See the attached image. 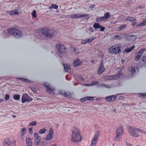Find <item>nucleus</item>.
<instances>
[{"instance_id": "1", "label": "nucleus", "mask_w": 146, "mask_h": 146, "mask_svg": "<svg viewBox=\"0 0 146 146\" xmlns=\"http://www.w3.org/2000/svg\"><path fill=\"white\" fill-rule=\"evenodd\" d=\"M82 139L79 130L74 128L72 131V141L75 143H78Z\"/></svg>"}, {"instance_id": "2", "label": "nucleus", "mask_w": 146, "mask_h": 146, "mask_svg": "<svg viewBox=\"0 0 146 146\" xmlns=\"http://www.w3.org/2000/svg\"><path fill=\"white\" fill-rule=\"evenodd\" d=\"M36 32L42 34L45 36L51 37L53 36L56 33V32L54 30L52 31V33H49L50 30L48 28H39L35 31Z\"/></svg>"}, {"instance_id": "3", "label": "nucleus", "mask_w": 146, "mask_h": 146, "mask_svg": "<svg viewBox=\"0 0 146 146\" xmlns=\"http://www.w3.org/2000/svg\"><path fill=\"white\" fill-rule=\"evenodd\" d=\"M127 130L129 134L133 137H138L140 136L137 131V128L131 126L127 127Z\"/></svg>"}, {"instance_id": "4", "label": "nucleus", "mask_w": 146, "mask_h": 146, "mask_svg": "<svg viewBox=\"0 0 146 146\" xmlns=\"http://www.w3.org/2000/svg\"><path fill=\"white\" fill-rule=\"evenodd\" d=\"M8 32L15 37L18 38L21 37L22 34L20 30L17 28L15 27L11 28L8 29Z\"/></svg>"}, {"instance_id": "5", "label": "nucleus", "mask_w": 146, "mask_h": 146, "mask_svg": "<svg viewBox=\"0 0 146 146\" xmlns=\"http://www.w3.org/2000/svg\"><path fill=\"white\" fill-rule=\"evenodd\" d=\"M121 45L120 44H118L110 47L108 50V52L111 54H120L121 53Z\"/></svg>"}, {"instance_id": "6", "label": "nucleus", "mask_w": 146, "mask_h": 146, "mask_svg": "<svg viewBox=\"0 0 146 146\" xmlns=\"http://www.w3.org/2000/svg\"><path fill=\"white\" fill-rule=\"evenodd\" d=\"M123 133V128L122 126H120L117 127L116 130V135L115 137V141H119Z\"/></svg>"}, {"instance_id": "7", "label": "nucleus", "mask_w": 146, "mask_h": 146, "mask_svg": "<svg viewBox=\"0 0 146 146\" xmlns=\"http://www.w3.org/2000/svg\"><path fill=\"white\" fill-rule=\"evenodd\" d=\"M100 134V132H97L95 134L94 136L92 139L90 146H96L98 142V139Z\"/></svg>"}, {"instance_id": "8", "label": "nucleus", "mask_w": 146, "mask_h": 146, "mask_svg": "<svg viewBox=\"0 0 146 146\" xmlns=\"http://www.w3.org/2000/svg\"><path fill=\"white\" fill-rule=\"evenodd\" d=\"M43 86L46 88L47 89V91L50 94H54V93L53 92V91H55V89L53 88L50 86L49 84L47 82H44L43 84Z\"/></svg>"}, {"instance_id": "9", "label": "nucleus", "mask_w": 146, "mask_h": 146, "mask_svg": "<svg viewBox=\"0 0 146 146\" xmlns=\"http://www.w3.org/2000/svg\"><path fill=\"white\" fill-rule=\"evenodd\" d=\"M33 100V98L29 96L27 94H23L22 97V102L24 103L26 102H29Z\"/></svg>"}, {"instance_id": "10", "label": "nucleus", "mask_w": 146, "mask_h": 146, "mask_svg": "<svg viewBox=\"0 0 146 146\" xmlns=\"http://www.w3.org/2000/svg\"><path fill=\"white\" fill-rule=\"evenodd\" d=\"M56 47L58 49L60 53L63 54L66 50V47L62 44H56Z\"/></svg>"}, {"instance_id": "11", "label": "nucleus", "mask_w": 146, "mask_h": 146, "mask_svg": "<svg viewBox=\"0 0 146 146\" xmlns=\"http://www.w3.org/2000/svg\"><path fill=\"white\" fill-rule=\"evenodd\" d=\"M35 145V146H38L40 142V137L38 134L36 133H34Z\"/></svg>"}, {"instance_id": "12", "label": "nucleus", "mask_w": 146, "mask_h": 146, "mask_svg": "<svg viewBox=\"0 0 146 146\" xmlns=\"http://www.w3.org/2000/svg\"><path fill=\"white\" fill-rule=\"evenodd\" d=\"M87 16L88 19L89 16L88 15H87L85 14L81 15L79 13L73 15H72L70 17L71 18L76 19L78 18H81L83 17H86Z\"/></svg>"}, {"instance_id": "13", "label": "nucleus", "mask_w": 146, "mask_h": 146, "mask_svg": "<svg viewBox=\"0 0 146 146\" xmlns=\"http://www.w3.org/2000/svg\"><path fill=\"white\" fill-rule=\"evenodd\" d=\"M145 49L143 48L139 51L136 54V56L135 58V61H137L140 58L142 55L144 51H145Z\"/></svg>"}, {"instance_id": "14", "label": "nucleus", "mask_w": 146, "mask_h": 146, "mask_svg": "<svg viewBox=\"0 0 146 146\" xmlns=\"http://www.w3.org/2000/svg\"><path fill=\"white\" fill-rule=\"evenodd\" d=\"M53 136V131L51 128L49 130L48 134L47 135L45 139L46 140L49 141L52 139Z\"/></svg>"}, {"instance_id": "15", "label": "nucleus", "mask_w": 146, "mask_h": 146, "mask_svg": "<svg viewBox=\"0 0 146 146\" xmlns=\"http://www.w3.org/2000/svg\"><path fill=\"white\" fill-rule=\"evenodd\" d=\"M138 71L139 69L137 67L134 66L132 67L131 70V75L132 76L134 77L135 75L134 74L137 72H138Z\"/></svg>"}, {"instance_id": "16", "label": "nucleus", "mask_w": 146, "mask_h": 146, "mask_svg": "<svg viewBox=\"0 0 146 146\" xmlns=\"http://www.w3.org/2000/svg\"><path fill=\"white\" fill-rule=\"evenodd\" d=\"M116 97L114 95L107 96L105 98L106 100L108 102H113L116 100Z\"/></svg>"}, {"instance_id": "17", "label": "nucleus", "mask_w": 146, "mask_h": 146, "mask_svg": "<svg viewBox=\"0 0 146 146\" xmlns=\"http://www.w3.org/2000/svg\"><path fill=\"white\" fill-rule=\"evenodd\" d=\"M11 142L9 138H6L3 141V146H10Z\"/></svg>"}, {"instance_id": "18", "label": "nucleus", "mask_w": 146, "mask_h": 146, "mask_svg": "<svg viewBox=\"0 0 146 146\" xmlns=\"http://www.w3.org/2000/svg\"><path fill=\"white\" fill-rule=\"evenodd\" d=\"M123 74L119 72L115 75L112 76V80H116L120 78V76H122Z\"/></svg>"}, {"instance_id": "19", "label": "nucleus", "mask_w": 146, "mask_h": 146, "mask_svg": "<svg viewBox=\"0 0 146 146\" xmlns=\"http://www.w3.org/2000/svg\"><path fill=\"white\" fill-rule=\"evenodd\" d=\"M26 143L27 146H33L32 141L31 138H27L26 139Z\"/></svg>"}, {"instance_id": "20", "label": "nucleus", "mask_w": 146, "mask_h": 146, "mask_svg": "<svg viewBox=\"0 0 146 146\" xmlns=\"http://www.w3.org/2000/svg\"><path fill=\"white\" fill-rule=\"evenodd\" d=\"M26 129L25 128H23L21 130V137L23 139V136L26 133Z\"/></svg>"}, {"instance_id": "21", "label": "nucleus", "mask_w": 146, "mask_h": 146, "mask_svg": "<svg viewBox=\"0 0 146 146\" xmlns=\"http://www.w3.org/2000/svg\"><path fill=\"white\" fill-rule=\"evenodd\" d=\"M81 63L79 59L78 58H76L74 61V64L76 66L80 65Z\"/></svg>"}, {"instance_id": "22", "label": "nucleus", "mask_w": 146, "mask_h": 146, "mask_svg": "<svg viewBox=\"0 0 146 146\" xmlns=\"http://www.w3.org/2000/svg\"><path fill=\"white\" fill-rule=\"evenodd\" d=\"M20 12H18V11L17 10H15L13 11H11L9 12L10 15L12 16L14 15H17L19 14Z\"/></svg>"}, {"instance_id": "23", "label": "nucleus", "mask_w": 146, "mask_h": 146, "mask_svg": "<svg viewBox=\"0 0 146 146\" xmlns=\"http://www.w3.org/2000/svg\"><path fill=\"white\" fill-rule=\"evenodd\" d=\"M105 68L102 66H100L98 71V74H100L104 71Z\"/></svg>"}, {"instance_id": "24", "label": "nucleus", "mask_w": 146, "mask_h": 146, "mask_svg": "<svg viewBox=\"0 0 146 146\" xmlns=\"http://www.w3.org/2000/svg\"><path fill=\"white\" fill-rule=\"evenodd\" d=\"M135 47V46L134 45H133L132 46L129 48L125 49V51L126 52L129 53L133 50Z\"/></svg>"}, {"instance_id": "25", "label": "nucleus", "mask_w": 146, "mask_h": 146, "mask_svg": "<svg viewBox=\"0 0 146 146\" xmlns=\"http://www.w3.org/2000/svg\"><path fill=\"white\" fill-rule=\"evenodd\" d=\"M104 20H105L104 16L96 18V21L97 22H99Z\"/></svg>"}, {"instance_id": "26", "label": "nucleus", "mask_w": 146, "mask_h": 146, "mask_svg": "<svg viewBox=\"0 0 146 146\" xmlns=\"http://www.w3.org/2000/svg\"><path fill=\"white\" fill-rule=\"evenodd\" d=\"M64 69L66 71H67L68 70L70 69V65L68 64H63Z\"/></svg>"}, {"instance_id": "27", "label": "nucleus", "mask_w": 146, "mask_h": 146, "mask_svg": "<svg viewBox=\"0 0 146 146\" xmlns=\"http://www.w3.org/2000/svg\"><path fill=\"white\" fill-rule=\"evenodd\" d=\"M104 16L105 20L108 19L111 17L110 13L109 12H107L105 13Z\"/></svg>"}, {"instance_id": "28", "label": "nucleus", "mask_w": 146, "mask_h": 146, "mask_svg": "<svg viewBox=\"0 0 146 146\" xmlns=\"http://www.w3.org/2000/svg\"><path fill=\"white\" fill-rule=\"evenodd\" d=\"M64 95L65 97L68 98H70L72 97L71 93L68 92H65Z\"/></svg>"}, {"instance_id": "29", "label": "nucleus", "mask_w": 146, "mask_h": 146, "mask_svg": "<svg viewBox=\"0 0 146 146\" xmlns=\"http://www.w3.org/2000/svg\"><path fill=\"white\" fill-rule=\"evenodd\" d=\"M20 96L19 95L15 94L13 96V98L15 100H19Z\"/></svg>"}, {"instance_id": "30", "label": "nucleus", "mask_w": 146, "mask_h": 146, "mask_svg": "<svg viewBox=\"0 0 146 146\" xmlns=\"http://www.w3.org/2000/svg\"><path fill=\"white\" fill-rule=\"evenodd\" d=\"M99 84L98 82L96 81H92L91 83V84H86V85H88L89 86H94L95 85H98Z\"/></svg>"}, {"instance_id": "31", "label": "nucleus", "mask_w": 146, "mask_h": 146, "mask_svg": "<svg viewBox=\"0 0 146 146\" xmlns=\"http://www.w3.org/2000/svg\"><path fill=\"white\" fill-rule=\"evenodd\" d=\"M126 27V25H123L119 27H117V31H119L122 29H123Z\"/></svg>"}, {"instance_id": "32", "label": "nucleus", "mask_w": 146, "mask_h": 146, "mask_svg": "<svg viewBox=\"0 0 146 146\" xmlns=\"http://www.w3.org/2000/svg\"><path fill=\"white\" fill-rule=\"evenodd\" d=\"M100 26V25L99 23H94L93 25V27L95 28L96 29H97L99 28Z\"/></svg>"}, {"instance_id": "33", "label": "nucleus", "mask_w": 146, "mask_h": 146, "mask_svg": "<svg viewBox=\"0 0 146 146\" xmlns=\"http://www.w3.org/2000/svg\"><path fill=\"white\" fill-rule=\"evenodd\" d=\"M132 23V25L134 26L136 23V20L134 17H132V19L131 21Z\"/></svg>"}, {"instance_id": "34", "label": "nucleus", "mask_w": 146, "mask_h": 146, "mask_svg": "<svg viewBox=\"0 0 146 146\" xmlns=\"http://www.w3.org/2000/svg\"><path fill=\"white\" fill-rule=\"evenodd\" d=\"M112 76H107L104 77V79L106 80H112Z\"/></svg>"}, {"instance_id": "35", "label": "nucleus", "mask_w": 146, "mask_h": 146, "mask_svg": "<svg viewBox=\"0 0 146 146\" xmlns=\"http://www.w3.org/2000/svg\"><path fill=\"white\" fill-rule=\"evenodd\" d=\"M95 39L94 37H91L90 38H88L86 39L87 43H89L92 41L93 40Z\"/></svg>"}, {"instance_id": "36", "label": "nucleus", "mask_w": 146, "mask_h": 146, "mask_svg": "<svg viewBox=\"0 0 146 146\" xmlns=\"http://www.w3.org/2000/svg\"><path fill=\"white\" fill-rule=\"evenodd\" d=\"M37 124V122L35 121H33L30 122L29 123V125L31 126L35 125Z\"/></svg>"}, {"instance_id": "37", "label": "nucleus", "mask_w": 146, "mask_h": 146, "mask_svg": "<svg viewBox=\"0 0 146 146\" xmlns=\"http://www.w3.org/2000/svg\"><path fill=\"white\" fill-rule=\"evenodd\" d=\"M137 131L142 134H145L146 133L145 131L143 130L137 128Z\"/></svg>"}, {"instance_id": "38", "label": "nucleus", "mask_w": 146, "mask_h": 146, "mask_svg": "<svg viewBox=\"0 0 146 146\" xmlns=\"http://www.w3.org/2000/svg\"><path fill=\"white\" fill-rule=\"evenodd\" d=\"M99 86L101 87H104L106 88H110V87L108 86L107 85L105 84H100V85Z\"/></svg>"}, {"instance_id": "39", "label": "nucleus", "mask_w": 146, "mask_h": 146, "mask_svg": "<svg viewBox=\"0 0 146 146\" xmlns=\"http://www.w3.org/2000/svg\"><path fill=\"white\" fill-rule=\"evenodd\" d=\"M46 130V129H42L39 131V134H43L45 132Z\"/></svg>"}, {"instance_id": "40", "label": "nucleus", "mask_w": 146, "mask_h": 146, "mask_svg": "<svg viewBox=\"0 0 146 146\" xmlns=\"http://www.w3.org/2000/svg\"><path fill=\"white\" fill-rule=\"evenodd\" d=\"M10 98V96L9 94H6L5 96V101L8 100Z\"/></svg>"}, {"instance_id": "41", "label": "nucleus", "mask_w": 146, "mask_h": 146, "mask_svg": "<svg viewBox=\"0 0 146 146\" xmlns=\"http://www.w3.org/2000/svg\"><path fill=\"white\" fill-rule=\"evenodd\" d=\"M32 16L34 18H36V11L35 10H34L33 11L32 13Z\"/></svg>"}, {"instance_id": "42", "label": "nucleus", "mask_w": 146, "mask_h": 146, "mask_svg": "<svg viewBox=\"0 0 146 146\" xmlns=\"http://www.w3.org/2000/svg\"><path fill=\"white\" fill-rule=\"evenodd\" d=\"M141 60L143 62H146V56H143L141 58Z\"/></svg>"}, {"instance_id": "43", "label": "nucleus", "mask_w": 146, "mask_h": 146, "mask_svg": "<svg viewBox=\"0 0 146 146\" xmlns=\"http://www.w3.org/2000/svg\"><path fill=\"white\" fill-rule=\"evenodd\" d=\"M51 6L52 8L54 9H57L58 8V6L56 4H52Z\"/></svg>"}, {"instance_id": "44", "label": "nucleus", "mask_w": 146, "mask_h": 146, "mask_svg": "<svg viewBox=\"0 0 146 146\" xmlns=\"http://www.w3.org/2000/svg\"><path fill=\"white\" fill-rule=\"evenodd\" d=\"M29 132L31 134H32L33 133V127H31L29 129Z\"/></svg>"}, {"instance_id": "45", "label": "nucleus", "mask_w": 146, "mask_h": 146, "mask_svg": "<svg viewBox=\"0 0 146 146\" xmlns=\"http://www.w3.org/2000/svg\"><path fill=\"white\" fill-rule=\"evenodd\" d=\"M128 38H129L130 39H131V38L132 37H133L134 38H136V36L134 35H128Z\"/></svg>"}, {"instance_id": "46", "label": "nucleus", "mask_w": 146, "mask_h": 146, "mask_svg": "<svg viewBox=\"0 0 146 146\" xmlns=\"http://www.w3.org/2000/svg\"><path fill=\"white\" fill-rule=\"evenodd\" d=\"M115 38H117L118 40H120L122 38L118 35H116L114 36Z\"/></svg>"}, {"instance_id": "47", "label": "nucleus", "mask_w": 146, "mask_h": 146, "mask_svg": "<svg viewBox=\"0 0 146 146\" xmlns=\"http://www.w3.org/2000/svg\"><path fill=\"white\" fill-rule=\"evenodd\" d=\"M19 79L23 82H26L28 81V80L22 78H20Z\"/></svg>"}, {"instance_id": "48", "label": "nucleus", "mask_w": 146, "mask_h": 146, "mask_svg": "<svg viewBox=\"0 0 146 146\" xmlns=\"http://www.w3.org/2000/svg\"><path fill=\"white\" fill-rule=\"evenodd\" d=\"M100 29V31H104L105 29V28L102 26L100 25L99 28Z\"/></svg>"}, {"instance_id": "49", "label": "nucleus", "mask_w": 146, "mask_h": 146, "mask_svg": "<svg viewBox=\"0 0 146 146\" xmlns=\"http://www.w3.org/2000/svg\"><path fill=\"white\" fill-rule=\"evenodd\" d=\"M99 55L101 58H102L103 57L104 55L103 54V53L102 51H100L99 52Z\"/></svg>"}, {"instance_id": "50", "label": "nucleus", "mask_w": 146, "mask_h": 146, "mask_svg": "<svg viewBox=\"0 0 146 146\" xmlns=\"http://www.w3.org/2000/svg\"><path fill=\"white\" fill-rule=\"evenodd\" d=\"M132 19V17H128L125 19V20L127 21H131Z\"/></svg>"}, {"instance_id": "51", "label": "nucleus", "mask_w": 146, "mask_h": 146, "mask_svg": "<svg viewBox=\"0 0 146 146\" xmlns=\"http://www.w3.org/2000/svg\"><path fill=\"white\" fill-rule=\"evenodd\" d=\"M141 23L143 25H146V19H144Z\"/></svg>"}, {"instance_id": "52", "label": "nucleus", "mask_w": 146, "mask_h": 146, "mask_svg": "<svg viewBox=\"0 0 146 146\" xmlns=\"http://www.w3.org/2000/svg\"><path fill=\"white\" fill-rule=\"evenodd\" d=\"M141 96L143 97H146V94L145 93H139V94Z\"/></svg>"}, {"instance_id": "53", "label": "nucleus", "mask_w": 146, "mask_h": 146, "mask_svg": "<svg viewBox=\"0 0 146 146\" xmlns=\"http://www.w3.org/2000/svg\"><path fill=\"white\" fill-rule=\"evenodd\" d=\"M136 26L137 27H140L143 26V25L142 23H139L137 25H136Z\"/></svg>"}, {"instance_id": "54", "label": "nucleus", "mask_w": 146, "mask_h": 146, "mask_svg": "<svg viewBox=\"0 0 146 146\" xmlns=\"http://www.w3.org/2000/svg\"><path fill=\"white\" fill-rule=\"evenodd\" d=\"M82 44H85L87 43L86 39L82 40Z\"/></svg>"}, {"instance_id": "55", "label": "nucleus", "mask_w": 146, "mask_h": 146, "mask_svg": "<svg viewBox=\"0 0 146 146\" xmlns=\"http://www.w3.org/2000/svg\"><path fill=\"white\" fill-rule=\"evenodd\" d=\"M88 100H93L94 98L93 97H88Z\"/></svg>"}, {"instance_id": "56", "label": "nucleus", "mask_w": 146, "mask_h": 146, "mask_svg": "<svg viewBox=\"0 0 146 146\" xmlns=\"http://www.w3.org/2000/svg\"><path fill=\"white\" fill-rule=\"evenodd\" d=\"M126 145L127 146H132V144H130L129 143H128L127 142H126Z\"/></svg>"}, {"instance_id": "57", "label": "nucleus", "mask_w": 146, "mask_h": 146, "mask_svg": "<svg viewBox=\"0 0 146 146\" xmlns=\"http://www.w3.org/2000/svg\"><path fill=\"white\" fill-rule=\"evenodd\" d=\"M59 93L60 94H62V95H64V92H63V91H61V90H60V91H59Z\"/></svg>"}, {"instance_id": "58", "label": "nucleus", "mask_w": 146, "mask_h": 146, "mask_svg": "<svg viewBox=\"0 0 146 146\" xmlns=\"http://www.w3.org/2000/svg\"><path fill=\"white\" fill-rule=\"evenodd\" d=\"M103 60H102L100 62V66H103Z\"/></svg>"}, {"instance_id": "59", "label": "nucleus", "mask_w": 146, "mask_h": 146, "mask_svg": "<svg viewBox=\"0 0 146 146\" xmlns=\"http://www.w3.org/2000/svg\"><path fill=\"white\" fill-rule=\"evenodd\" d=\"M89 30H90L92 32H93L94 31L93 30V29L90 27L89 28Z\"/></svg>"}, {"instance_id": "60", "label": "nucleus", "mask_w": 146, "mask_h": 146, "mask_svg": "<svg viewBox=\"0 0 146 146\" xmlns=\"http://www.w3.org/2000/svg\"><path fill=\"white\" fill-rule=\"evenodd\" d=\"M82 81H84V78L80 76V77L79 78Z\"/></svg>"}, {"instance_id": "61", "label": "nucleus", "mask_w": 146, "mask_h": 146, "mask_svg": "<svg viewBox=\"0 0 146 146\" xmlns=\"http://www.w3.org/2000/svg\"><path fill=\"white\" fill-rule=\"evenodd\" d=\"M80 100L82 102H84L85 101L84 100V98H81L80 99Z\"/></svg>"}, {"instance_id": "62", "label": "nucleus", "mask_w": 146, "mask_h": 146, "mask_svg": "<svg viewBox=\"0 0 146 146\" xmlns=\"http://www.w3.org/2000/svg\"><path fill=\"white\" fill-rule=\"evenodd\" d=\"M32 90L34 92H36V90L35 88H32Z\"/></svg>"}, {"instance_id": "63", "label": "nucleus", "mask_w": 146, "mask_h": 146, "mask_svg": "<svg viewBox=\"0 0 146 146\" xmlns=\"http://www.w3.org/2000/svg\"><path fill=\"white\" fill-rule=\"evenodd\" d=\"M84 98V99L85 101L88 100V97Z\"/></svg>"}, {"instance_id": "64", "label": "nucleus", "mask_w": 146, "mask_h": 146, "mask_svg": "<svg viewBox=\"0 0 146 146\" xmlns=\"http://www.w3.org/2000/svg\"><path fill=\"white\" fill-rule=\"evenodd\" d=\"M4 101V100L3 98H0V103Z\"/></svg>"}]
</instances>
